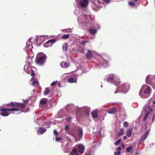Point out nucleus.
<instances>
[{
    "label": "nucleus",
    "mask_w": 155,
    "mask_h": 155,
    "mask_svg": "<svg viewBox=\"0 0 155 155\" xmlns=\"http://www.w3.org/2000/svg\"><path fill=\"white\" fill-rule=\"evenodd\" d=\"M71 135L73 136V137H74V138L75 139V140H76V135H75V134H74V133H72V134H71Z\"/></svg>",
    "instance_id": "nucleus-50"
},
{
    "label": "nucleus",
    "mask_w": 155,
    "mask_h": 155,
    "mask_svg": "<svg viewBox=\"0 0 155 155\" xmlns=\"http://www.w3.org/2000/svg\"><path fill=\"white\" fill-rule=\"evenodd\" d=\"M71 119L72 117H68L67 118V120L68 122H70L71 121Z\"/></svg>",
    "instance_id": "nucleus-44"
},
{
    "label": "nucleus",
    "mask_w": 155,
    "mask_h": 155,
    "mask_svg": "<svg viewBox=\"0 0 155 155\" xmlns=\"http://www.w3.org/2000/svg\"><path fill=\"white\" fill-rule=\"evenodd\" d=\"M88 31L91 35H94L97 32V30L96 29L91 28L88 30Z\"/></svg>",
    "instance_id": "nucleus-26"
},
{
    "label": "nucleus",
    "mask_w": 155,
    "mask_h": 155,
    "mask_svg": "<svg viewBox=\"0 0 155 155\" xmlns=\"http://www.w3.org/2000/svg\"><path fill=\"white\" fill-rule=\"evenodd\" d=\"M153 104H155V101H154L153 102Z\"/></svg>",
    "instance_id": "nucleus-61"
},
{
    "label": "nucleus",
    "mask_w": 155,
    "mask_h": 155,
    "mask_svg": "<svg viewBox=\"0 0 155 155\" xmlns=\"http://www.w3.org/2000/svg\"><path fill=\"white\" fill-rule=\"evenodd\" d=\"M93 55V53L91 51L89 50H87V52L86 54V56L88 59H90Z\"/></svg>",
    "instance_id": "nucleus-19"
},
{
    "label": "nucleus",
    "mask_w": 155,
    "mask_h": 155,
    "mask_svg": "<svg viewBox=\"0 0 155 155\" xmlns=\"http://www.w3.org/2000/svg\"><path fill=\"white\" fill-rule=\"evenodd\" d=\"M129 5L132 6H134L135 5V4L134 2H129Z\"/></svg>",
    "instance_id": "nucleus-42"
},
{
    "label": "nucleus",
    "mask_w": 155,
    "mask_h": 155,
    "mask_svg": "<svg viewBox=\"0 0 155 155\" xmlns=\"http://www.w3.org/2000/svg\"><path fill=\"white\" fill-rule=\"evenodd\" d=\"M97 2L98 4H103L104 5L105 4H108L110 3V0H97Z\"/></svg>",
    "instance_id": "nucleus-17"
},
{
    "label": "nucleus",
    "mask_w": 155,
    "mask_h": 155,
    "mask_svg": "<svg viewBox=\"0 0 155 155\" xmlns=\"http://www.w3.org/2000/svg\"><path fill=\"white\" fill-rule=\"evenodd\" d=\"M124 133V130L123 128L120 129L119 130L118 133V134L119 136H121Z\"/></svg>",
    "instance_id": "nucleus-35"
},
{
    "label": "nucleus",
    "mask_w": 155,
    "mask_h": 155,
    "mask_svg": "<svg viewBox=\"0 0 155 155\" xmlns=\"http://www.w3.org/2000/svg\"><path fill=\"white\" fill-rule=\"evenodd\" d=\"M98 119L101 120V121H103L104 119V117L103 116H100L99 117H98Z\"/></svg>",
    "instance_id": "nucleus-41"
},
{
    "label": "nucleus",
    "mask_w": 155,
    "mask_h": 155,
    "mask_svg": "<svg viewBox=\"0 0 155 155\" xmlns=\"http://www.w3.org/2000/svg\"><path fill=\"white\" fill-rule=\"evenodd\" d=\"M78 148L79 152L82 153L84 150V147L81 144H79L78 145Z\"/></svg>",
    "instance_id": "nucleus-22"
},
{
    "label": "nucleus",
    "mask_w": 155,
    "mask_h": 155,
    "mask_svg": "<svg viewBox=\"0 0 155 155\" xmlns=\"http://www.w3.org/2000/svg\"><path fill=\"white\" fill-rule=\"evenodd\" d=\"M133 130V128L131 127V128H129V129L127 130L126 131V135L128 137H130L132 134V131Z\"/></svg>",
    "instance_id": "nucleus-24"
},
{
    "label": "nucleus",
    "mask_w": 155,
    "mask_h": 155,
    "mask_svg": "<svg viewBox=\"0 0 155 155\" xmlns=\"http://www.w3.org/2000/svg\"><path fill=\"white\" fill-rule=\"evenodd\" d=\"M68 44L67 42H65L63 46V48L64 50L67 51L68 50Z\"/></svg>",
    "instance_id": "nucleus-32"
},
{
    "label": "nucleus",
    "mask_w": 155,
    "mask_h": 155,
    "mask_svg": "<svg viewBox=\"0 0 155 155\" xmlns=\"http://www.w3.org/2000/svg\"><path fill=\"white\" fill-rule=\"evenodd\" d=\"M57 83V82L56 81H53V82L51 84V86H53L55 85L56 83Z\"/></svg>",
    "instance_id": "nucleus-48"
},
{
    "label": "nucleus",
    "mask_w": 155,
    "mask_h": 155,
    "mask_svg": "<svg viewBox=\"0 0 155 155\" xmlns=\"http://www.w3.org/2000/svg\"><path fill=\"white\" fill-rule=\"evenodd\" d=\"M30 84L32 85H34L35 86H38V82L37 81H35L33 77L31 79Z\"/></svg>",
    "instance_id": "nucleus-20"
},
{
    "label": "nucleus",
    "mask_w": 155,
    "mask_h": 155,
    "mask_svg": "<svg viewBox=\"0 0 155 155\" xmlns=\"http://www.w3.org/2000/svg\"><path fill=\"white\" fill-rule=\"evenodd\" d=\"M150 88L147 87L146 85H143L139 92V94L141 97L146 98L150 96Z\"/></svg>",
    "instance_id": "nucleus-3"
},
{
    "label": "nucleus",
    "mask_w": 155,
    "mask_h": 155,
    "mask_svg": "<svg viewBox=\"0 0 155 155\" xmlns=\"http://www.w3.org/2000/svg\"><path fill=\"white\" fill-rule=\"evenodd\" d=\"M127 152L130 153H132L133 151V148L132 146H130L127 148L126 150Z\"/></svg>",
    "instance_id": "nucleus-30"
},
{
    "label": "nucleus",
    "mask_w": 155,
    "mask_h": 155,
    "mask_svg": "<svg viewBox=\"0 0 155 155\" xmlns=\"http://www.w3.org/2000/svg\"><path fill=\"white\" fill-rule=\"evenodd\" d=\"M56 40L55 39H52L50 40L43 44V45L45 47H48L51 46L52 44L54 43L55 42Z\"/></svg>",
    "instance_id": "nucleus-13"
},
{
    "label": "nucleus",
    "mask_w": 155,
    "mask_h": 155,
    "mask_svg": "<svg viewBox=\"0 0 155 155\" xmlns=\"http://www.w3.org/2000/svg\"><path fill=\"white\" fill-rule=\"evenodd\" d=\"M63 150L64 152L65 153H68V150L65 148L63 149Z\"/></svg>",
    "instance_id": "nucleus-51"
},
{
    "label": "nucleus",
    "mask_w": 155,
    "mask_h": 155,
    "mask_svg": "<svg viewBox=\"0 0 155 155\" xmlns=\"http://www.w3.org/2000/svg\"><path fill=\"white\" fill-rule=\"evenodd\" d=\"M146 82L152 85L155 83V75H148L146 77Z\"/></svg>",
    "instance_id": "nucleus-7"
},
{
    "label": "nucleus",
    "mask_w": 155,
    "mask_h": 155,
    "mask_svg": "<svg viewBox=\"0 0 155 155\" xmlns=\"http://www.w3.org/2000/svg\"><path fill=\"white\" fill-rule=\"evenodd\" d=\"M121 150V148L120 147H119L117 148V150L118 151H120Z\"/></svg>",
    "instance_id": "nucleus-56"
},
{
    "label": "nucleus",
    "mask_w": 155,
    "mask_h": 155,
    "mask_svg": "<svg viewBox=\"0 0 155 155\" xmlns=\"http://www.w3.org/2000/svg\"><path fill=\"white\" fill-rule=\"evenodd\" d=\"M24 70L25 72L29 74L31 72V75L32 76H34V73L33 71L32 70L30 65L29 64H26L24 67Z\"/></svg>",
    "instance_id": "nucleus-8"
},
{
    "label": "nucleus",
    "mask_w": 155,
    "mask_h": 155,
    "mask_svg": "<svg viewBox=\"0 0 155 155\" xmlns=\"http://www.w3.org/2000/svg\"><path fill=\"white\" fill-rule=\"evenodd\" d=\"M123 126L124 127H127L128 126V123L127 121H125L124 123Z\"/></svg>",
    "instance_id": "nucleus-40"
},
{
    "label": "nucleus",
    "mask_w": 155,
    "mask_h": 155,
    "mask_svg": "<svg viewBox=\"0 0 155 155\" xmlns=\"http://www.w3.org/2000/svg\"><path fill=\"white\" fill-rule=\"evenodd\" d=\"M154 117H155V115H154L153 116V118H152V122H151V124H152V123L154 121Z\"/></svg>",
    "instance_id": "nucleus-54"
},
{
    "label": "nucleus",
    "mask_w": 155,
    "mask_h": 155,
    "mask_svg": "<svg viewBox=\"0 0 155 155\" xmlns=\"http://www.w3.org/2000/svg\"><path fill=\"white\" fill-rule=\"evenodd\" d=\"M85 155H91V154H86Z\"/></svg>",
    "instance_id": "nucleus-62"
},
{
    "label": "nucleus",
    "mask_w": 155,
    "mask_h": 155,
    "mask_svg": "<svg viewBox=\"0 0 155 155\" xmlns=\"http://www.w3.org/2000/svg\"><path fill=\"white\" fill-rule=\"evenodd\" d=\"M152 110L153 109L152 107L149 106H147L145 109V112H146V114H147L149 115Z\"/></svg>",
    "instance_id": "nucleus-18"
},
{
    "label": "nucleus",
    "mask_w": 155,
    "mask_h": 155,
    "mask_svg": "<svg viewBox=\"0 0 155 155\" xmlns=\"http://www.w3.org/2000/svg\"><path fill=\"white\" fill-rule=\"evenodd\" d=\"M86 42L85 41H83L81 42V44L83 45H85Z\"/></svg>",
    "instance_id": "nucleus-52"
},
{
    "label": "nucleus",
    "mask_w": 155,
    "mask_h": 155,
    "mask_svg": "<svg viewBox=\"0 0 155 155\" xmlns=\"http://www.w3.org/2000/svg\"><path fill=\"white\" fill-rule=\"evenodd\" d=\"M54 135L56 136H57L58 135V132H57V131L56 130H54Z\"/></svg>",
    "instance_id": "nucleus-47"
},
{
    "label": "nucleus",
    "mask_w": 155,
    "mask_h": 155,
    "mask_svg": "<svg viewBox=\"0 0 155 155\" xmlns=\"http://www.w3.org/2000/svg\"><path fill=\"white\" fill-rule=\"evenodd\" d=\"M148 115V114H146L145 115L143 119V121H145L147 119V116Z\"/></svg>",
    "instance_id": "nucleus-46"
},
{
    "label": "nucleus",
    "mask_w": 155,
    "mask_h": 155,
    "mask_svg": "<svg viewBox=\"0 0 155 155\" xmlns=\"http://www.w3.org/2000/svg\"><path fill=\"white\" fill-rule=\"evenodd\" d=\"M99 112V111L97 109H95L92 111L91 113V115L92 116V117L93 118H98V113Z\"/></svg>",
    "instance_id": "nucleus-15"
},
{
    "label": "nucleus",
    "mask_w": 155,
    "mask_h": 155,
    "mask_svg": "<svg viewBox=\"0 0 155 155\" xmlns=\"http://www.w3.org/2000/svg\"><path fill=\"white\" fill-rule=\"evenodd\" d=\"M118 92V90H117V91H116L115 92V94H116V93H117Z\"/></svg>",
    "instance_id": "nucleus-59"
},
{
    "label": "nucleus",
    "mask_w": 155,
    "mask_h": 155,
    "mask_svg": "<svg viewBox=\"0 0 155 155\" xmlns=\"http://www.w3.org/2000/svg\"><path fill=\"white\" fill-rule=\"evenodd\" d=\"M121 146H122V148H124V144H121Z\"/></svg>",
    "instance_id": "nucleus-58"
},
{
    "label": "nucleus",
    "mask_w": 155,
    "mask_h": 155,
    "mask_svg": "<svg viewBox=\"0 0 155 155\" xmlns=\"http://www.w3.org/2000/svg\"><path fill=\"white\" fill-rule=\"evenodd\" d=\"M150 132V129H149L145 132L143 135L141 136L140 140V142H143L146 139L149 135Z\"/></svg>",
    "instance_id": "nucleus-14"
},
{
    "label": "nucleus",
    "mask_w": 155,
    "mask_h": 155,
    "mask_svg": "<svg viewBox=\"0 0 155 155\" xmlns=\"http://www.w3.org/2000/svg\"><path fill=\"white\" fill-rule=\"evenodd\" d=\"M32 39V38H30L29 40L26 42V46L25 47V50L28 49L29 50H31V51H32V48H33V46L32 45L33 43V42L31 41ZM26 51H27V50H26Z\"/></svg>",
    "instance_id": "nucleus-9"
},
{
    "label": "nucleus",
    "mask_w": 155,
    "mask_h": 155,
    "mask_svg": "<svg viewBox=\"0 0 155 155\" xmlns=\"http://www.w3.org/2000/svg\"><path fill=\"white\" fill-rule=\"evenodd\" d=\"M68 128H69V126L68 125L65 126V130L66 131H67L68 130Z\"/></svg>",
    "instance_id": "nucleus-49"
},
{
    "label": "nucleus",
    "mask_w": 155,
    "mask_h": 155,
    "mask_svg": "<svg viewBox=\"0 0 155 155\" xmlns=\"http://www.w3.org/2000/svg\"><path fill=\"white\" fill-rule=\"evenodd\" d=\"M49 93V89L47 88H46L45 89V90L44 91V95H47Z\"/></svg>",
    "instance_id": "nucleus-38"
},
{
    "label": "nucleus",
    "mask_w": 155,
    "mask_h": 155,
    "mask_svg": "<svg viewBox=\"0 0 155 155\" xmlns=\"http://www.w3.org/2000/svg\"><path fill=\"white\" fill-rule=\"evenodd\" d=\"M26 62V64H29L30 65L31 63L32 62V59L29 56H28L27 58Z\"/></svg>",
    "instance_id": "nucleus-31"
},
{
    "label": "nucleus",
    "mask_w": 155,
    "mask_h": 155,
    "mask_svg": "<svg viewBox=\"0 0 155 155\" xmlns=\"http://www.w3.org/2000/svg\"><path fill=\"white\" fill-rule=\"evenodd\" d=\"M82 109L84 110L86 114L88 115L90 114V108L89 107H84L82 108Z\"/></svg>",
    "instance_id": "nucleus-21"
},
{
    "label": "nucleus",
    "mask_w": 155,
    "mask_h": 155,
    "mask_svg": "<svg viewBox=\"0 0 155 155\" xmlns=\"http://www.w3.org/2000/svg\"><path fill=\"white\" fill-rule=\"evenodd\" d=\"M121 139L117 140L114 143V144L116 145H117L121 142Z\"/></svg>",
    "instance_id": "nucleus-39"
},
{
    "label": "nucleus",
    "mask_w": 155,
    "mask_h": 155,
    "mask_svg": "<svg viewBox=\"0 0 155 155\" xmlns=\"http://www.w3.org/2000/svg\"><path fill=\"white\" fill-rule=\"evenodd\" d=\"M77 151L76 149L72 150V152L71 153V155H77Z\"/></svg>",
    "instance_id": "nucleus-33"
},
{
    "label": "nucleus",
    "mask_w": 155,
    "mask_h": 155,
    "mask_svg": "<svg viewBox=\"0 0 155 155\" xmlns=\"http://www.w3.org/2000/svg\"><path fill=\"white\" fill-rule=\"evenodd\" d=\"M27 102V100H25V103H26Z\"/></svg>",
    "instance_id": "nucleus-63"
},
{
    "label": "nucleus",
    "mask_w": 155,
    "mask_h": 155,
    "mask_svg": "<svg viewBox=\"0 0 155 155\" xmlns=\"http://www.w3.org/2000/svg\"><path fill=\"white\" fill-rule=\"evenodd\" d=\"M78 134L79 137L80 138L83 136V130L80 128H79L78 130Z\"/></svg>",
    "instance_id": "nucleus-27"
},
{
    "label": "nucleus",
    "mask_w": 155,
    "mask_h": 155,
    "mask_svg": "<svg viewBox=\"0 0 155 155\" xmlns=\"http://www.w3.org/2000/svg\"><path fill=\"white\" fill-rule=\"evenodd\" d=\"M48 37L47 35L38 36L36 37L35 43H36L38 46H39L48 38Z\"/></svg>",
    "instance_id": "nucleus-6"
},
{
    "label": "nucleus",
    "mask_w": 155,
    "mask_h": 155,
    "mask_svg": "<svg viewBox=\"0 0 155 155\" xmlns=\"http://www.w3.org/2000/svg\"><path fill=\"white\" fill-rule=\"evenodd\" d=\"M120 82L118 84V86H117L118 87L119 90L121 92L123 93H126L128 92L129 90V84L128 83H124L122 84L120 86Z\"/></svg>",
    "instance_id": "nucleus-5"
},
{
    "label": "nucleus",
    "mask_w": 155,
    "mask_h": 155,
    "mask_svg": "<svg viewBox=\"0 0 155 155\" xmlns=\"http://www.w3.org/2000/svg\"><path fill=\"white\" fill-rule=\"evenodd\" d=\"M123 138H124V140H126V139H127V137L126 136H124Z\"/></svg>",
    "instance_id": "nucleus-57"
},
{
    "label": "nucleus",
    "mask_w": 155,
    "mask_h": 155,
    "mask_svg": "<svg viewBox=\"0 0 155 155\" xmlns=\"http://www.w3.org/2000/svg\"><path fill=\"white\" fill-rule=\"evenodd\" d=\"M68 82L70 83L76 82L77 80V76L76 75H73L72 77L68 76Z\"/></svg>",
    "instance_id": "nucleus-12"
},
{
    "label": "nucleus",
    "mask_w": 155,
    "mask_h": 155,
    "mask_svg": "<svg viewBox=\"0 0 155 155\" xmlns=\"http://www.w3.org/2000/svg\"><path fill=\"white\" fill-rule=\"evenodd\" d=\"M69 34H66L63 35L62 37V38L63 39H67L69 38Z\"/></svg>",
    "instance_id": "nucleus-36"
},
{
    "label": "nucleus",
    "mask_w": 155,
    "mask_h": 155,
    "mask_svg": "<svg viewBox=\"0 0 155 155\" xmlns=\"http://www.w3.org/2000/svg\"><path fill=\"white\" fill-rule=\"evenodd\" d=\"M92 7L94 10L97 11H98L100 8L102 7V6L98 5V6H97L95 4H93L92 5Z\"/></svg>",
    "instance_id": "nucleus-25"
},
{
    "label": "nucleus",
    "mask_w": 155,
    "mask_h": 155,
    "mask_svg": "<svg viewBox=\"0 0 155 155\" xmlns=\"http://www.w3.org/2000/svg\"><path fill=\"white\" fill-rule=\"evenodd\" d=\"M50 125H49V126H48V127H47V128H49V127H50Z\"/></svg>",
    "instance_id": "nucleus-60"
},
{
    "label": "nucleus",
    "mask_w": 155,
    "mask_h": 155,
    "mask_svg": "<svg viewBox=\"0 0 155 155\" xmlns=\"http://www.w3.org/2000/svg\"><path fill=\"white\" fill-rule=\"evenodd\" d=\"M46 58V56L45 54L42 53H38L36 59V63L38 65H42L45 63Z\"/></svg>",
    "instance_id": "nucleus-4"
},
{
    "label": "nucleus",
    "mask_w": 155,
    "mask_h": 155,
    "mask_svg": "<svg viewBox=\"0 0 155 155\" xmlns=\"http://www.w3.org/2000/svg\"><path fill=\"white\" fill-rule=\"evenodd\" d=\"M82 15H83L84 18L88 21L89 22L90 21V20H92V19L91 17L90 13L89 12H86L85 11H83L82 13Z\"/></svg>",
    "instance_id": "nucleus-10"
},
{
    "label": "nucleus",
    "mask_w": 155,
    "mask_h": 155,
    "mask_svg": "<svg viewBox=\"0 0 155 155\" xmlns=\"http://www.w3.org/2000/svg\"><path fill=\"white\" fill-rule=\"evenodd\" d=\"M78 23L79 24H81V25H83V24H82V23L79 20V18H78Z\"/></svg>",
    "instance_id": "nucleus-53"
},
{
    "label": "nucleus",
    "mask_w": 155,
    "mask_h": 155,
    "mask_svg": "<svg viewBox=\"0 0 155 155\" xmlns=\"http://www.w3.org/2000/svg\"><path fill=\"white\" fill-rule=\"evenodd\" d=\"M96 25H97V29H99L100 28V25L98 24H97Z\"/></svg>",
    "instance_id": "nucleus-55"
},
{
    "label": "nucleus",
    "mask_w": 155,
    "mask_h": 155,
    "mask_svg": "<svg viewBox=\"0 0 155 155\" xmlns=\"http://www.w3.org/2000/svg\"><path fill=\"white\" fill-rule=\"evenodd\" d=\"M120 152V151H116L114 153V155H119Z\"/></svg>",
    "instance_id": "nucleus-43"
},
{
    "label": "nucleus",
    "mask_w": 155,
    "mask_h": 155,
    "mask_svg": "<svg viewBox=\"0 0 155 155\" xmlns=\"http://www.w3.org/2000/svg\"><path fill=\"white\" fill-rule=\"evenodd\" d=\"M62 31L65 33H69L72 32V29L71 28H68L66 29H63Z\"/></svg>",
    "instance_id": "nucleus-34"
},
{
    "label": "nucleus",
    "mask_w": 155,
    "mask_h": 155,
    "mask_svg": "<svg viewBox=\"0 0 155 155\" xmlns=\"http://www.w3.org/2000/svg\"><path fill=\"white\" fill-rule=\"evenodd\" d=\"M117 110L115 107H114L110 109L108 112L110 114H113L117 111Z\"/></svg>",
    "instance_id": "nucleus-28"
},
{
    "label": "nucleus",
    "mask_w": 155,
    "mask_h": 155,
    "mask_svg": "<svg viewBox=\"0 0 155 155\" xmlns=\"http://www.w3.org/2000/svg\"><path fill=\"white\" fill-rule=\"evenodd\" d=\"M88 0H79L78 2V4L82 7H86L88 4Z\"/></svg>",
    "instance_id": "nucleus-11"
},
{
    "label": "nucleus",
    "mask_w": 155,
    "mask_h": 155,
    "mask_svg": "<svg viewBox=\"0 0 155 155\" xmlns=\"http://www.w3.org/2000/svg\"><path fill=\"white\" fill-rule=\"evenodd\" d=\"M46 130V129L45 128L39 127L37 131V133L38 135H41L45 133Z\"/></svg>",
    "instance_id": "nucleus-16"
},
{
    "label": "nucleus",
    "mask_w": 155,
    "mask_h": 155,
    "mask_svg": "<svg viewBox=\"0 0 155 155\" xmlns=\"http://www.w3.org/2000/svg\"><path fill=\"white\" fill-rule=\"evenodd\" d=\"M61 139V138L60 137H55V140L56 141H58L60 140Z\"/></svg>",
    "instance_id": "nucleus-45"
},
{
    "label": "nucleus",
    "mask_w": 155,
    "mask_h": 155,
    "mask_svg": "<svg viewBox=\"0 0 155 155\" xmlns=\"http://www.w3.org/2000/svg\"><path fill=\"white\" fill-rule=\"evenodd\" d=\"M102 59L103 60V63L102 65L104 66V67H106L107 66L108 64V61L106 59H104V57H103Z\"/></svg>",
    "instance_id": "nucleus-29"
},
{
    "label": "nucleus",
    "mask_w": 155,
    "mask_h": 155,
    "mask_svg": "<svg viewBox=\"0 0 155 155\" xmlns=\"http://www.w3.org/2000/svg\"><path fill=\"white\" fill-rule=\"evenodd\" d=\"M8 106L13 107L11 108H3L0 110L2 111L1 114L3 117L7 116L9 115V113L7 112L8 111H20V113L22 112L21 110L25 107V105L24 104L16 102H12L10 104H8Z\"/></svg>",
    "instance_id": "nucleus-1"
},
{
    "label": "nucleus",
    "mask_w": 155,
    "mask_h": 155,
    "mask_svg": "<svg viewBox=\"0 0 155 155\" xmlns=\"http://www.w3.org/2000/svg\"><path fill=\"white\" fill-rule=\"evenodd\" d=\"M138 0H134V1H135V2H137V1H138Z\"/></svg>",
    "instance_id": "nucleus-64"
},
{
    "label": "nucleus",
    "mask_w": 155,
    "mask_h": 155,
    "mask_svg": "<svg viewBox=\"0 0 155 155\" xmlns=\"http://www.w3.org/2000/svg\"><path fill=\"white\" fill-rule=\"evenodd\" d=\"M106 80L107 82L114 84L116 86H118V84H119L120 83L119 78L116 75L114 74L108 75L106 76Z\"/></svg>",
    "instance_id": "nucleus-2"
},
{
    "label": "nucleus",
    "mask_w": 155,
    "mask_h": 155,
    "mask_svg": "<svg viewBox=\"0 0 155 155\" xmlns=\"http://www.w3.org/2000/svg\"><path fill=\"white\" fill-rule=\"evenodd\" d=\"M69 65V64L66 62H62L61 64V66L64 68L68 67Z\"/></svg>",
    "instance_id": "nucleus-23"
},
{
    "label": "nucleus",
    "mask_w": 155,
    "mask_h": 155,
    "mask_svg": "<svg viewBox=\"0 0 155 155\" xmlns=\"http://www.w3.org/2000/svg\"><path fill=\"white\" fill-rule=\"evenodd\" d=\"M40 102L41 104L43 105L46 103V101L45 99H41L40 100Z\"/></svg>",
    "instance_id": "nucleus-37"
}]
</instances>
